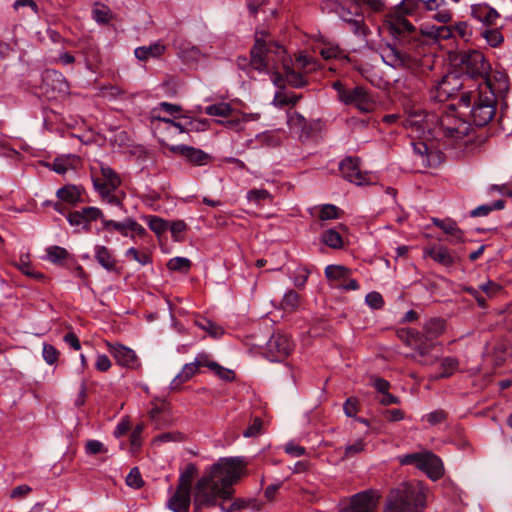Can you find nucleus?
Here are the masks:
<instances>
[{
  "mask_svg": "<svg viewBox=\"0 0 512 512\" xmlns=\"http://www.w3.org/2000/svg\"><path fill=\"white\" fill-rule=\"evenodd\" d=\"M244 461L239 457L220 458L196 483L193 512L217 505L219 499H231L232 486L241 477Z\"/></svg>",
  "mask_w": 512,
  "mask_h": 512,
  "instance_id": "nucleus-1",
  "label": "nucleus"
},
{
  "mask_svg": "<svg viewBox=\"0 0 512 512\" xmlns=\"http://www.w3.org/2000/svg\"><path fill=\"white\" fill-rule=\"evenodd\" d=\"M497 96L491 81L478 83L477 87L460 94L458 106L468 109L470 121L478 127L489 124L496 116Z\"/></svg>",
  "mask_w": 512,
  "mask_h": 512,
  "instance_id": "nucleus-2",
  "label": "nucleus"
},
{
  "mask_svg": "<svg viewBox=\"0 0 512 512\" xmlns=\"http://www.w3.org/2000/svg\"><path fill=\"white\" fill-rule=\"evenodd\" d=\"M450 61L455 70L464 77L463 81L466 84L470 81L474 82L472 88L483 81H491L489 77L491 65L484 54L478 50L457 52L450 56Z\"/></svg>",
  "mask_w": 512,
  "mask_h": 512,
  "instance_id": "nucleus-3",
  "label": "nucleus"
},
{
  "mask_svg": "<svg viewBox=\"0 0 512 512\" xmlns=\"http://www.w3.org/2000/svg\"><path fill=\"white\" fill-rule=\"evenodd\" d=\"M426 495L419 484L402 483L388 494L383 512H422Z\"/></svg>",
  "mask_w": 512,
  "mask_h": 512,
  "instance_id": "nucleus-4",
  "label": "nucleus"
},
{
  "mask_svg": "<svg viewBox=\"0 0 512 512\" xmlns=\"http://www.w3.org/2000/svg\"><path fill=\"white\" fill-rule=\"evenodd\" d=\"M268 36L269 34L265 31L256 33L255 43L250 50L248 63L251 70L260 73H270V71L275 68L274 65L270 63L274 61V59L270 58V55L275 54L278 59H282L285 49L279 43L268 40Z\"/></svg>",
  "mask_w": 512,
  "mask_h": 512,
  "instance_id": "nucleus-5",
  "label": "nucleus"
},
{
  "mask_svg": "<svg viewBox=\"0 0 512 512\" xmlns=\"http://www.w3.org/2000/svg\"><path fill=\"white\" fill-rule=\"evenodd\" d=\"M471 88L472 86L466 84L458 75L450 73L443 76L430 90L429 98L434 102H445L453 97L459 99L463 91Z\"/></svg>",
  "mask_w": 512,
  "mask_h": 512,
  "instance_id": "nucleus-6",
  "label": "nucleus"
},
{
  "mask_svg": "<svg viewBox=\"0 0 512 512\" xmlns=\"http://www.w3.org/2000/svg\"><path fill=\"white\" fill-rule=\"evenodd\" d=\"M293 342L290 337L282 333H274L266 343V356L270 361H282L293 350Z\"/></svg>",
  "mask_w": 512,
  "mask_h": 512,
  "instance_id": "nucleus-7",
  "label": "nucleus"
},
{
  "mask_svg": "<svg viewBox=\"0 0 512 512\" xmlns=\"http://www.w3.org/2000/svg\"><path fill=\"white\" fill-rule=\"evenodd\" d=\"M42 88L51 98L69 94L70 86L64 75L54 69H46L42 74Z\"/></svg>",
  "mask_w": 512,
  "mask_h": 512,
  "instance_id": "nucleus-8",
  "label": "nucleus"
},
{
  "mask_svg": "<svg viewBox=\"0 0 512 512\" xmlns=\"http://www.w3.org/2000/svg\"><path fill=\"white\" fill-rule=\"evenodd\" d=\"M379 498L378 492L372 489L359 492L351 497L350 503L341 508L340 512H376Z\"/></svg>",
  "mask_w": 512,
  "mask_h": 512,
  "instance_id": "nucleus-9",
  "label": "nucleus"
},
{
  "mask_svg": "<svg viewBox=\"0 0 512 512\" xmlns=\"http://www.w3.org/2000/svg\"><path fill=\"white\" fill-rule=\"evenodd\" d=\"M342 102L345 105H353L364 113H369L374 109L375 102L366 88L356 86L348 89Z\"/></svg>",
  "mask_w": 512,
  "mask_h": 512,
  "instance_id": "nucleus-10",
  "label": "nucleus"
},
{
  "mask_svg": "<svg viewBox=\"0 0 512 512\" xmlns=\"http://www.w3.org/2000/svg\"><path fill=\"white\" fill-rule=\"evenodd\" d=\"M169 150L182 156L188 163L194 166H205L213 159L210 154L203 150L185 144L173 145Z\"/></svg>",
  "mask_w": 512,
  "mask_h": 512,
  "instance_id": "nucleus-11",
  "label": "nucleus"
},
{
  "mask_svg": "<svg viewBox=\"0 0 512 512\" xmlns=\"http://www.w3.org/2000/svg\"><path fill=\"white\" fill-rule=\"evenodd\" d=\"M109 352L114 357L116 363L128 369H137L140 367V361L134 350L122 344L107 343Z\"/></svg>",
  "mask_w": 512,
  "mask_h": 512,
  "instance_id": "nucleus-12",
  "label": "nucleus"
},
{
  "mask_svg": "<svg viewBox=\"0 0 512 512\" xmlns=\"http://www.w3.org/2000/svg\"><path fill=\"white\" fill-rule=\"evenodd\" d=\"M339 170L349 182L363 185L366 181V175L360 171L357 158L346 157L340 162Z\"/></svg>",
  "mask_w": 512,
  "mask_h": 512,
  "instance_id": "nucleus-13",
  "label": "nucleus"
},
{
  "mask_svg": "<svg viewBox=\"0 0 512 512\" xmlns=\"http://www.w3.org/2000/svg\"><path fill=\"white\" fill-rule=\"evenodd\" d=\"M466 122L446 115L440 118L439 133L445 137L458 138L467 134Z\"/></svg>",
  "mask_w": 512,
  "mask_h": 512,
  "instance_id": "nucleus-14",
  "label": "nucleus"
},
{
  "mask_svg": "<svg viewBox=\"0 0 512 512\" xmlns=\"http://www.w3.org/2000/svg\"><path fill=\"white\" fill-rule=\"evenodd\" d=\"M100 171L102 179L94 176L92 177V182L95 190H116L121 185V179L114 169L107 165H101Z\"/></svg>",
  "mask_w": 512,
  "mask_h": 512,
  "instance_id": "nucleus-15",
  "label": "nucleus"
},
{
  "mask_svg": "<svg viewBox=\"0 0 512 512\" xmlns=\"http://www.w3.org/2000/svg\"><path fill=\"white\" fill-rule=\"evenodd\" d=\"M80 53L84 59L86 69L96 73L102 63V58L98 46L91 41H87L81 48Z\"/></svg>",
  "mask_w": 512,
  "mask_h": 512,
  "instance_id": "nucleus-16",
  "label": "nucleus"
},
{
  "mask_svg": "<svg viewBox=\"0 0 512 512\" xmlns=\"http://www.w3.org/2000/svg\"><path fill=\"white\" fill-rule=\"evenodd\" d=\"M381 58L386 65L395 69L406 66L409 59L406 53L401 52L391 44H387L382 48Z\"/></svg>",
  "mask_w": 512,
  "mask_h": 512,
  "instance_id": "nucleus-17",
  "label": "nucleus"
},
{
  "mask_svg": "<svg viewBox=\"0 0 512 512\" xmlns=\"http://www.w3.org/2000/svg\"><path fill=\"white\" fill-rule=\"evenodd\" d=\"M420 470L424 471L433 481L440 479L444 474V467L441 459L429 451H426L423 459V465Z\"/></svg>",
  "mask_w": 512,
  "mask_h": 512,
  "instance_id": "nucleus-18",
  "label": "nucleus"
},
{
  "mask_svg": "<svg viewBox=\"0 0 512 512\" xmlns=\"http://www.w3.org/2000/svg\"><path fill=\"white\" fill-rule=\"evenodd\" d=\"M94 257L107 272L116 273L117 275L121 273V268L118 267V261L106 246L97 245L95 247Z\"/></svg>",
  "mask_w": 512,
  "mask_h": 512,
  "instance_id": "nucleus-19",
  "label": "nucleus"
},
{
  "mask_svg": "<svg viewBox=\"0 0 512 512\" xmlns=\"http://www.w3.org/2000/svg\"><path fill=\"white\" fill-rule=\"evenodd\" d=\"M190 505V492L178 488H176L174 494L167 501V507L173 512H189Z\"/></svg>",
  "mask_w": 512,
  "mask_h": 512,
  "instance_id": "nucleus-20",
  "label": "nucleus"
},
{
  "mask_svg": "<svg viewBox=\"0 0 512 512\" xmlns=\"http://www.w3.org/2000/svg\"><path fill=\"white\" fill-rule=\"evenodd\" d=\"M336 12L343 21L351 26V30L354 34H365V25L361 10H358V14H347L346 8L343 5H338Z\"/></svg>",
  "mask_w": 512,
  "mask_h": 512,
  "instance_id": "nucleus-21",
  "label": "nucleus"
},
{
  "mask_svg": "<svg viewBox=\"0 0 512 512\" xmlns=\"http://www.w3.org/2000/svg\"><path fill=\"white\" fill-rule=\"evenodd\" d=\"M425 255L445 267H450L454 264V257L450 250L441 244H436L426 249Z\"/></svg>",
  "mask_w": 512,
  "mask_h": 512,
  "instance_id": "nucleus-22",
  "label": "nucleus"
},
{
  "mask_svg": "<svg viewBox=\"0 0 512 512\" xmlns=\"http://www.w3.org/2000/svg\"><path fill=\"white\" fill-rule=\"evenodd\" d=\"M471 15L486 25H494L500 16L494 8L486 4L473 5L471 7Z\"/></svg>",
  "mask_w": 512,
  "mask_h": 512,
  "instance_id": "nucleus-23",
  "label": "nucleus"
},
{
  "mask_svg": "<svg viewBox=\"0 0 512 512\" xmlns=\"http://www.w3.org/2000/svg\"><path fill=\"white\" fill-rule=\"evenodd\" d=\"M56 195L61 201L73 206L80 202H83L82 189L81 187H78L76 185H65L57 190Z\"/></svg>",
  "mask_w": 512,
  "mask_h": 512,
  "instance_id": "nucleus-24",
  "label": "nucleus"
},
{
  "mask_svg": "<svg viewBox=\"0 0 512 512\" xmlns=\"http://www.w3.org/2000/svg\"><path fill=\"white\" fill-rule=\"evenodd\" d=\"M446 323L445 320L439 317L428 320L423 327V337L427 341H433L437 339L445 331Z\"/></svg>",
  "mask_w": 512,
  "mask_h": 512,
  "instance_id": "nucleus-25",
  "label": "nucleus"
},
{
  "mask_svg": "<svg viewBox=\"0 0 512 512\" xmlns=\"http://www.w3.org/2000/svg\"><path fill=\"white\" fill-rule=\"evenodd\" d=\"M165 45L155 42L148 46H141L135 49V57L140 61H147L150 58H158L165 52Z\"/></svg>",
  "mask_w": 512,
  "mask_h": 512,
  "instance_id": "nucleus-26",
  "label": "nucleus"
},
{
  "mask_svg": "<svg viewBox=\"0 0 512 512\" xmlns=\"http://www.w3.org/2000/svg\"><path fill=\"white\" fill-rule=\"evenodd\" d=\"M130 220V217L125 218L123 221L102 219V227L107 232H118L124 237L134 239V234H130Z\"/></svg>",
  "mask_w": 512,
  "mask_h": 512,
  "instance_id": "nucleus-27",
  "label": "nucleus"
},
{
  "mask_svg": "<svg viewBox=\"0 0 512 512\" xmlns=\"http://www.w3.org/2000/svg\"><path fill=\"white\" fill-rule=\"evenodd\" d=\"M407 9L438 10L446 4L445 0H403Z\"/></svg>",
  "mask_w": 512,
  "mask_h": 512,
  "instance_id": "nucleus-28",
  "label": "nucleus"
},
{
  "mask_svg": "<svg viewBox=\"0 0 512 512\" xmlns=\"http://www.w3.org/2000/svg\"><path fill=\"white\" fill-rule=\"evenodd\" d=\"M459 368V361L454 357H445L440 363V373L435 374L434 380L448 378L452 376Z\"/></svg>",
  "mask_w": 512,
  "mask_h": 512,
  "instance_id": "nucleus-29",
  "label": "nucleus"
},
{
  "mask_svg": "<svg viewBox=\"0 0 512 512\" xmlns=\"http://www.w3.org/2000/svg\"><path fill=\"white\" fill-rule=\"evenodd\" d=\"M389 31L394 36H401L405 33H413L415 27L407 19L399 17L389 23Z\"/></svg>",
  "mask_w": 512,
  "mask_h": 512,
  "instance_id": "nucleus-30",
  "label": "nucleus"
},
{
  "mask_svg": "<svg viewBox=\"0 0 512 512\" xmlns=\"http://www.w3.org/2000/svg\"><path fill=\"white\" fill-rule=\"evenodd\" d=\"M198 371L195 362L187 363L183 366L181 372L171 382V388L176 389L179 385L190 380Z\"/></svg>",
  "mask_w": 512,
  "mask_h": 512,
  "instance_id": "nucleus-31",
  "label": "nucleus"
},
{
  "mask_svg": "<svg viewBox=\"0 0 512 512\" xmlns=\"http://www.w3.org/2000/svg\"><path fill=\"white\" fill-rule=\"evenodd\" d=\"M321 241L332 249H341L343 247V238L334 228L325 230L321 234Z\"/></svg>",
  "mask_w": 512,
  "mask_h": 512,
  "instance_id": "nucleus-32",
  "label": "nucleus"
},
{
  "mask_svg": "<svg viewBox=\"0 0 512 512\" xmlns=\"http://www.w3.org/2000/svg\"><path fill=\"white\" fill-rule=\"evenodd\" d=\"M197 472V468L193 463H189L185 470L180 474V477L178 479V485L177 488L180 490H187L190 492L191 490V483L194 475Z\"/></svg>",
  "mask_w": 512,
  "mask_h": 512,
  "instance_id": "nucleus-33",
  "label": "nucleus"
},
{
  "mask_svg": "<svg viewBox=\"0 0 512 512\" xmlns=\"http://www.w3.org/2000/svg\"><path fill=\"white\" fill-rule=\"evenodd\" d=\"M422 33L433 37L436 40H448L454 36L452 26H432Z\"/></svg>",
  "mask_w": 512,
  "mask_h": 512,
  "instance_id": "nucleus-34",
  "label": "nucleus"
},
{
  "mask_svg": "<svg viewBox=\"0 0 512 512\" xmlns=\"http://www.w3.org/2000/svg\"><path fill=\"white\" fill-rule=\"evenodd\" d=\"M300 305V295L295 290H288L281 301V307L284 311H296Z\"/></svg>",
  "mask_w": 512,
  "mask_h": 512,
  "instance_id": "nucleus-35",
  "label": "nucleus"
},
{
  "mask_svg": "<svg viewBox=\"0 0 512 512\" xmlns=\"http://www.w3.org/2000/svg\"><path fill=\"white\" fill-rule=\"evenodd\" d=\"M284 76L286 82L294 88H302L307 84V81L300 72L286 65H284Z\"/></svg>",
  "mask_w": 512,
  "mask_h": 512,
  "instance_id": "nucleus-36",
  "label": "nucleus"
},
{
  "mask_svg": "<svg viewBox=\"0 0 512 512\" xmlns=\"http://www.w3.org/2000/svg\"><path fill=\"white\" fill-rule=\"evenodd\" d=\"M505 207V201L499 199L490 204H484L476 207L470 212L471 217H482L487 216L490 212L494 210H501Z\"/></svg>",
  "mask_w": 512,
  "mask_h": 512,
  "instance_id": "nucleus-37",
  "label": "nucleus"
},
{
  "mask_svg": "<svg viewBox=\"0 0 512 512\" xmlns=\"http://www.w3.org/2000/svg\"><path fill=\"white\" fill-rule=\"evenodd\" d=\"M343 211L333 204H323L319 209V219L322 221L339 219Z\"/></svg>",
  "mask_w": 512,
  "mask_h": 512,
  "instance_id": "nucleus-38",
  "label": "nucleus"
},
{
  "mask_svg": "<svg viewBox=\"0 0 512 512\" xmlns=\"http://www.w3.org/2000/svg\"><path fill=\"white\" fill-rule=\"evenodd\" d=\"M148 227L152 230L156 235H161L169 228V222L164 220L161 217L149 215L146 216Z\"/></svg>",
  "mask_w": 512,
  "mask_h": 512,
  "instance_id": "nucleus-39",
  "label": "nucleus"
},
{
  "mask_svg": "<svg viewBox=\"0 0 512 512\" xmlns=\"http://www.w3.org/2000/svg\"><path fill=\"white\" fill-rule=\"evenodd\" d=\"M46 251L47 259L54 264H62L69 257L68 251L60 246H50Z\"/></svg>",
  "mask_w": 512,
  "mask_h": 512,
  "instance_id": "nucleus-40",
  "label": "nucleus"
},
{
  "mask_svg": "<svg viewBox=\"0 0 512 512\" xmlns=\"http://www.w3.org/2000/svg\"><path fill=\"white\" fill-rule=\"evenodd\" d=\"M350 270L344 266L329 265L325 268V276L330 280H346Z\"/></svg>",
  "mask_w": 512,
  "mask_h": 512,
  "instance_id": "nucleus-41",
  "label": "nucleus"
},
{
  "mask_svg": "<svg viewBox=\"0 0 512 512\" xmlns=\"http://www.w3.org/2000/svg\"><path fill=\"white\" fill-rule=\"evenodd\" d=\"M426 451L424 452H416L401 455L398 457L399 463L401 465H414L418 469L423 465V459L425 457Z\"/></svg>",
  "mask_w": 512,
  "mask_h": 512,
  "instance_id": "nucleus-42",
  "label": "nucleus"
},
{
  "mask_svg": "<svg viewBox=\"0 0 512 512\" xmlns=\"http://www.w3.org/2000/svg\"><path fill=\"white\" fill-rule=\"evenodd\" d=\"M205 113L210 116L228 117L232 113V108L228 103H217L205 108Z\"/></svg>",
  "mask_w": 512,
  "mask_h": 512,
  "instance_id": "nucleus-43",
  "label": "nucleus"
},
{
  "mask_svg": "<svg viewBox=\"0 0 512 512\" xmlns=\"http://www.w3.org/2000/svg\"><path fill=\"white\" fill-rule=\"evenodd\" d=\"M81 214H84V217H85V220H86V224L83 226V229L85 231H89L90 230V222L96 221L98 219H101V220L105 219L103 217L102 211L99 208H97V207H92V206L84 207L81 210Z\"/></svg>",
  "mask_w": 512,
  "mask_h": 512,
  "instance_id": "nucleus-44",
  "label": "nucleus"
},
{
  "mask_svg": "<svg viewBox=\"0 0 512 512\" xmlns=\"http://www.w3.org/2000/svg\"><path fill=\"white\" fill-rule=\"evenodd\" d=\"M191 261L185 257H174L167 263V268L171 271L187 273L191 268Z\"/></svg>",
  "mask_w": 512,
  "mask_h": 512,
  "instance_id": "nucleus-45",
  "label": "nucleus"
},
{
  "mask_svg": "<svg viewBox=\"0 0 512 512\" xmlns=\"http://www.w3.org/2000/svg\"><path fill=\"white\" fill-rule=\"evenodd\" d=\"M481 36L487 41L491 47H498L503 43L504 37L498 29H485L481 32Z\"/></svg>",
  "mask_w": 512,
  "mask_h": 512,
  "instance_id": "nucleus-46",
  "label": "nucleus"
},
{
  "mask_svg": "<svg viewBox=\"0 0 512 512\" xmlns=\"http://www.w3.org/2000/svg\"><path fill=\"white\" fill-rule=\"evenodd\" d=\"M92 18L98 23H108L111 19V11L105 5L96 4L92 9Z\"/></svg>",
  "mask_w": 512,
  "mask_h": 512,
  "instance_id": "nucleus-47",
  "label": "nucleus"
},
{
  "mask_svg": "<svg viewBox=\"0 0 512 512\" xmlns=\"http://www.w3.org/2000/svg\"><path fill=\"white\" fill-rule=\"evenodd\" d=\"M311 270L306 266L298 267L293 273V284L295 287L302 289L305 287Z\"/></svg>",
  "mask_w": 512,
  "mask_h": 512,
  "instance_id": "nucleus-48",
  "label": "nucleus"
},
{
  "mask_svg": "<svg viewBox=\"0 0 512 512\" xmlns=\"http://www.w3.org/2000/svg\"><path fill=\"white\" fill-rule=\"evenodd\" d=\"M196 325L202 330L208 332L213 337H218L223 334L222 328L217 326L207 318H201L197 320Z\"/></svg>",
  "mask_w": 512,
  "mask_h": 512,
  "instance_id": "nucleus-49",
  "label": "nucleus"
},
{
  "mask_svg": "<svg viewBox=\"0 0 512 512\" xmlns=\"http://www.w3.org/2000/svg\"><path fill=\"white\" fill-rule=\"evenodd\" d=\"M85 453L89 456H94L97 454H105L108 452L107 447L104 444L95 439H90L85 443L84 447Z\"/></svg>",
  "mask_w": 512,
  "mask_h": 512,
  "instance_id": "nucleus-50",
  "label": "nucleus"
},
{
  "mask_svg": "<svg viewBox=\"0 0 512 512\" xmlns=\"http://www.w3.org/2000/svg\"><path fill=\"white\" fill-rule=\"evenodd\" d=\"M491 78V84L496 93H502L508 91V81L506 76L501 72H496Z\"/></svg>",
  "mask_w": 512,
  "mask_h": 512,
  "instance_id": "nucleus-51",
  "label": "nucleus"
},
{
  "mask_svg": "<svg viewBox=\"0 0 512 512\" xmlns=\"http://www.w3.org/2000/svg\"><path fill=\"white\" fill-rule=\"evenodd\" d=\"M59 355V351L53 345L47 343L43 344L42 356L48 365L55 364L59 359Z\"/></svg>",
  "mask_w": 512,
  "mask_h": 512,
  "instance_id": "nucleus-52",
  "label": "nucleus"
},
{
  "mask_svg": "<svg viewBox=\"0 0 512 512\" xmlns=\"http://www.w3.org/2000/svg\"><path fill=\"white\" fill-rule=\"evenodd\" d=\"M454 35L457 34L461 39L469 41L472 36V29L467 22H458L452 26Z\"/></svg>",
  "mask_w": 512,
  "mask_h": 512,
  "instance_id": "nucleus-53",
  "label": "nucleus"
},
{
  "mask_svg": "<svg viewBox=\"0 0 512 512\" xmlns=\"http://www.w3.org/2000/svg\"><path fill=\"white\" fill-rule=\"evenodd\" d=\"M234 506L239 507L240 510L251 508L252 510L259 511L262 507V504L254 498H237L234 500Z\"/></svg>",
  "mask_w": 512,
  "mask_h": 512,
  "instance_id": "nucleus-54",
  "label": "nucleus"
},
{
  "mask_svg": "<svg viewBox=\"0 0 512 512\" xmlns=\"http://www.w3.org/2000/svg\"><path fill=\"white\" fill-rule=\"evenodd\" d=\"M143 483L139 469L137 467L132 468L126 477V484L132 488L138 489L142 487Z\"/></svg>",
  "mask_w": 512,
  "mask_h": 512,
  "instance_id": "nucleus-55",
  "label": "nucleus"
},
{
  "mask_svg": "<svg viewBox=\"0 0 512 512\" xmlns=\"http://www.w3.org/2000/svg\"><path fill=\"white\" fill-rule=\"evenodd\" d=\"M365 448V443L362 439L356 440L354 443L347 445L344 448L343 458L353 457L359 453H361Z\"/></svg>",
  "mask_w": 512,
  "mask_h": 512,
  "instance_id": "nucleus-56",
  "label": "nucleus"
},
{
  "mask_svg": "<svg viewBox=\"0 0 512 512\" xmlns=\"http://www.w3.org/2000/svg\"><path fill=\"white\" fill-rule=\"evenodd\" d=\"M301 95H297L295 93L291 94H283V93H277L275 95L274 100L278 102L280 106H286V105H295L300 99Z\"/></svg>",
  "mask_w": 512,
  "mask_h": 512,
  "instance_id": "nucleus-57",
  "label": "nucleus"
},
{
  "mask_svg": "<svg viewBox=\"0 0 512 512\" xmlns=\"http://www.w3.org/2000/svg\"><path fill=\"white\" fill-rule=\"evenodd\" d=\"M144 430L143 424H138L130 435V445L132 451H137L141 448L142 440L141 435Z\"/></svg>",
  "mask_w": 512,
  "mask_h": 512,
  "instance_id": "nucleus-58",
  "label": "nucleus"
},
{
  "mask_svg": "<svg viewBox=\"0 0 512 512\" xmlns=\"http://www.w3.org/2000/svg\"><path fill=\"white\" fill-rule=\"evenodd\" d=\"M366 304L372 309H381L384 306V300L379 292L372 291L365 297Z\"/></svg>",
  "mask_w": 512,
  "mask_h": 512,
  "instance_id": "nucleus-59",
  "label": "nucleus"
},
{
  "mask_svg": "<svg viewBox=\"0 0 512 512\" xmlns=\"http://www.w3.org/2000/svg\"><path fill=\"white\" fill-rule=\"evenodd\" d=\"M101 199L103 201H106L107 203L111 204V205H114V206H122V201L121 199L114 194V192L116 190H109V189H100V190H96Z\"/></svg>",
  "mask_w": 512,
  "mask_h": 512,
  "instance_id": "nucleus-60",
  "label": "nucleus"
},
{
  "mask_svg": "<svg viewBox=\"0 0 512 512\" xmlns=\"http://www.w3.org/2000/svg\"><path fill=\"white\" fill-rule=\"evenodd\" d=\"M171 231V235L175 241H181V234L186 231L187 225L183 220H176L169 224V228Z\"/></svg>",
  "mask_w": 512,
  "mask_h": 512,
  "instance_id": "nucleus-61",
  "label": "nucleus"
},
{
  "mask_svg": "<svg viewBox=\"0 0 512 512\" xmlns=\"http://www.w3.org/2000/svg\"><path fill=\"white\" fill-rule=\"evenodd\" d=\"M213 370L215 374L222 380L231 382L235 379L234 371L222 367L220 364H212Z\"/></svg>",
  "mask_w": 512,
  "mask_h": 512,
  "instance_id": "nucleus-62",
  "label": "nucleus"
},
{
  "mask_svg": "<svg viewBox=\"0 0 512 512\" xmlns=\"http://www.w3.org/2000/svg\"><path fill=\"white\" fill-rule=\"evenodd\" d=\"M259 140L268 147H277L281 144V138L277 133L265 132L259 136Z\"/></svg>",
  "mask_w": 512,
  "mask_h": 512,
  "instance_id": "nucleus-63",
  "label": "nucleus"
},
{
  "mask_svg": "<svg viewBox=\"0 0 512 512\" xmlns=\"http://www.w3.org/2000/svg\"><path fill=\"white\" fill-rule=\"evenodd\" d=\"M420 333L414 329L408 328L398 331V337L411 344L412 342H418L420 340Z\"/></svg>",
  "mask_w": 512,
  "mask_h": 512,
  "instance_id": "nucleus-64",
  "label": "nucleus"
}]
</instances>
